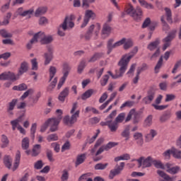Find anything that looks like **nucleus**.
<instances>
[{
    "mask_svg": "<svg viewBox=\"0 0 181 181\" xmlns=\"http://www.w3.org/2000/svg\"><path fill=\"white\" fill-rule=\"evenodd\" d=\"M131 59H132V56L127 57V55H122L121 59L118 62V66H119V74H116L115 75H112L111 77L114 80H117V78H119V77H122L125 71H127V69H128V64L131 62Z\"/></svg>",
    "mask_w": 181,
    "mask_h": 181,
    "instance_id": "1",
    "label": "nucleus"
},
{
    "mask_svg": "<svg viewBox=\"0 0 181 181\" xmlns=\"http://www.w3.org/2000/svg\"><path fill=\"white\" fill-rule=\"evenodd\" d=\"M126 13L132 16L137 22H139L142 19V9L140 7H137L135 9L132 4H129V6L126 9Z\"/></svg>",
    "mask_w": 181,
    "mask_h": 181,
    "instance_id": "2",
    "label": "nucleus"
},
{
    "mask_svg": "<svg viewBox=\"0 0 181 181\" xmlns=\"http://www.w3.org/2000/svg\"><path fill=\"white\" fill-rule=\"evenodd\" d=\"M74 18L75 17L73 15L66 16L64 22L59 25V28H62L64 32H66V30H69V29H73V28H74V23L72 21Z\"/></svg>",
    "mask_w": 181,
    "mask_h": 181,
    "instance_id": "3",
    "label": "nucleus"
},
{
    "mask_svg": "<svg viewBox=\"0 0 181 181\" xmlns=\"http://www.w3.org/2000/svg\"><path fill=\"white\" fill-rule=\"evenodd\" d=\"M56 113L59 114L57 117H52L47 120V124H48V126L49 125V127L56 126V125H59V124H60V122L63 119V116H62L63 110H62L60 109H57L56 110Z\"/></svg>",
    "mask_w": 181,
    "mask_h": 181,
    "instance_id": "4",
    "label": "nucleus"
},
{
    "mask_svg": "<svg viewBox=\"0 0 181 181\" xmlns=\"http://www.w3.org/2000/svg\"><path fill=\"white\" fill-rule=\"evenodd\" d=\"M80 116V110H77L75 113H74L70 117L69 115H66L63 119V122L65 125L68 127H71L73 124L77 122V118Z\"/></svg>",
    "mask_w": 181,
    "mask_h": 181,
    "instance_id": "5",
    "label": "nucleus"
},
{
    "mask_svg": "<svg viewBox=\"0 0 181 181\" xmlns=\"http://www.w3.org/2000/svg\"><path fill=\"white\" fill-rule=\"evenodd\" d=\"M47 52H45L44 54L45 66H47V64H49L50 62L53 60V53H54V47L52 45H47Z\"/></svg>",
    "mask_w": 181,
    "mask_h": 181,
    "instance_id": "6",
    "label": "nucleus"
},
{
    "mask_svg": "<svg viewBox=\"0 0 181 181\" xmlns=\"http://www.w3.org/2000/svg\"><path fill=\"white\" fill-rule=\"evenodd\" d=\"M97 17V15L93 10H86L85 12V16L83 18V23L81 25V28L83 29V28H86L87 25H88V22H90V19H92V21H94L95 18Z\"/></svg>",
    "mask_w": 181,
    "mask_h": 181,
    "instance_id": "7",
    "label": "nucleus"
},
{
    "mask_svg": "<svg viewBox=\"0 0 181 181\" xmlns=\"http://www.w3.org/2000/svg\"><path fill=\"white\" fill-rule=\"evenodd\" d=\"M124 168H125V163L122 162L119 165L117 164L115 168L110 171L109 178L114 179L115 176H118L124 170Z\"/></svg>",
    "mask_w": 181,
    "mask_h": 181,
    "instance_id": "8",
    "label": "nucleus"
},
{
    "mask_svg": "<svg viewBox=\"0 0 181 181\" xmlns=\"http://www.w3.org/2000/svg\"><path fill=\"white\" fill-rule=\"evenodd\" d=\"M156 95V90H155V88L153 87H151L147 90V95L142 99L143 103H144L146 105L151 104V103H152L155 99Z\"/></svg>",
    "mask_w": 181,
    "mask_h": 181,
    "instance_id": "9",
    "label": "nucleus"
},
{
    "mask_svg": "<svg viewBox=\"0 0 181 181\" xmlns=\"http://www.w3.org/2000/svg\"><path fill=\"white\" fill-rule=\"evenodd\" d=\"M16 104H18V99H13L10 103H8L6 109L8 117H13V110H15Z\"/></svg>",
    "mask_w": 181,
    "mask_h": 181,
    "instance_id": "10",
    "label": "nucleus"
},
{
    "mask_svg": "<svg viewBox=\"0 0 181 181\" xmlns=\"http://www.w3.org/2000/svg\"><path fill=\"white\" fill-rule=\"evenodd\" d=\"M111 26L107 23H105L102 29V38L105 39V37H108L111 35Z\"/></svg>",
    "mask_w": 181,
    "mask_h": 181,
    "instance_id": "11",
    "label": "nucleus"
},
{
    "mask_svg": "<svg viewBox=\"0 0 181 181\" xmlns=\"http://www.w3.org/2000/svg\"><path fill=\"white\" fill-rule=\"evenodd\" d=\"M28 70H29V64L26 62H23L21 64V66L18 69V72L17 74V76H18V78L22 76L24 73L28 72Z\"/></svg>",
    "mask_w": 181,
    "mask_h": 181,
    "instance_id": "12",
    "label": "nucleus"
},
{
    "mask_svg": "<svg viewBox=\"0 0 181 181\" xmlns=\"http://www.w3.org/2000/svg\"><path fill=\"white\" fill-rule=\"evenodd\" d=\"M159 45H160V40H159V38H156L154 41L148 45L147 49L150 50V52H153L156 49H157L159 48Z\"/></svg>",
    "mask_w": 181,
    "mask_h": 181,
    "instance_id": "13",
    "label": "nucleus"
},
{
    "mask_svg": "<svg viewBox=\"0 0 181 181\" xmlns=\"http://www.w3.org/2000/svg\"><path fill=\"white\" fill-rule=\"evenodd\" d=\"M157 174L158 175V176H160V177H162L163 179H164L165 181H175L176 180V178H175V177L169 176V175L166 174V173H165L163 170H158Z\"/></svg>",
    "mask_w": 181,
    "mask_h": 181,
    "instance_id": "14",
    "label": "nucleus"
},
{
    "mask_svg": "<svg viewBox=\"0 0 181 181\" xmlns=\"http://www.w3.org/2000/svg\"><path fill=\"white\" fill-rule=\"evenodd\" d=\"M131 125H127L121 133V136L125 138V141H129L131 137Z\"/></svg>",
    "mask_w": 181,
    "mask_h": 181,
    "instance_id": "15",
    "label": "nucleus"
},
{
    "mask_svg": "<svg viewBox=\"0 0 181 181\" xmlns=\"http://www.w3.org/2000/svg\"><path fill=\"white\" fill-rule=\"evenodd\" d=\"M69 93L70 88H69V87H66L59 93L58 99L61 101V103H64V101L66 100V97L69 96Z\"/></svg>",
    "mask_w": 181,
    "mask_h": 181,
    "instance_id": "16",
    "label": "nucleus"
},
{
    "mask_svg": "<svg viewBox=\"0 0 181 181\" xmlns=\"http://www.w3.org/2000/svg\"><path fill=\"white\" fill-rule=\"evenodd\" d=\"M170 117H172V112H170V110H167L160 117V122H166V121L170 119Z\"/></svg>",
    "mask_w": 181,
    "mask_h": 181,
    "instance_id": "17",
    "label": "nucleus"
},
{
    "mask_svg": "<svg viewBox=\"0 0 181 181\" xmlns=\"http://www.w3.org/2000/svg\"><path fill=\"white\" fill-rule=\"evenodd\" d=\"M176 37V30H173L172 33H168L167 37L163 39L164 43H170Z\"/></svg>",
    "mask_w": 181,
    "mask_h": 181,
    "instance_id": "18",
    "label": "nucleus"
},
{
    "mask_svg": "<svg viewBox=\"0 0 181 181\" xmlns=\"http://www.w3.org/2000/svg\"><path fill=\"white\" fill-rule=\"evenodd\" d=\"M3 162L6 168H7V169H11V168H12L13 160L11 156H8V155L4 156Z\"/></svg>",
    "mask_w": 181,
    "mask_h": 181,
    "instance_id": "19",
    "label": "nucleus"
},
{
    "mask_svg": "<svg viewBox=\"0 0 181 181\" xmlns=\"http://www.w3.org/2000/svg\"><path fill=\"white\" fill-rule=\"evenodd\" d=\"M153 158L151 156H148L146 158H144L143 160V169H145V168H151L152 164L153 165Z\"/></svg>",
    "mask_w": 181,
    "mask_h": 181,
    "instance_id": "20",
    "label": "nucleus"
},
{
    "mask_svg": "<svg viewBox=\"0 0 181 181\" xmlns=\"http://www.w3.org/2000/svg\"><path fill=\"white\" fill-rule=\"evenodd\" d=\"M86 153L79 154L76 156V160L75 162L76 168H77V166H79V165H81V163H84V161L86 160Z\"/></svg>",
    "mask_w": 181,
    "mask_h": 181,
    "instance_id": "21",
    "label": "nucleus"
},
{
    "mask_svg": "<svg viewBox=\"0 0 181 181\" xmlns=\"http://www.w3.org/2000/svg\"><path fill=\"white\" fill-rule=\"evenodd\" d=\"M70 70H71V67H70V65L68 63H64L63 64V68H62V74H63L62 77H65L66 78H67L70 73Z\"/></svg>",
    "mask_w": 181,
    "mask_h": 181,
    "instance_id": "22",
    "label": "nucleus"
},
{
    "mask_svg": "<svg viewBox=\"0 0 181 181\" xmlns=\"http://www.w3.org/2000/svg\"><path fill=\"white\" fill-rule=\"evenodd\" d=\"M43 37H45V33L40 31L33 35V37L30 40V43H35V42H37L38 39H41L42 40Z\"/></svg>",
    "mask_w": 181,
    "mask_h": 181,
    "instance_id": "23",
    "label": "nucleus"
},
{
    "mask_svg": "<svg viewBox=\"0 0 181 181\" xmlns=\"http://www.w3.org/2000/svg\"><path fill=\"white\" fill-rule=\"evenodd\" d=\"M114 43V39L111 38L107 41V54H110V53L112 52V49H115V47H117V45H115Z\"/></svg>",
    "mask_w": 181,
    "mask_h": 181,
    "instance_id": "24",
    "label": "nucleus"
},
{
    "mask_svg": "<svg viewBox=\"0 0 181 181\" xmlns=\"http://www.w3.org/2000/svg\"><path fill=\"white\" fill-rule=\"evenodd\" d=\"M104 56L103 52H95L88 60V63H94V62H97V60H100L101 57Z\"/></svg>",
    "mask_w": 181,
    "mask_h": 181,
    "instance_id": "25",
    "label": "nucleus"
},
{
    "mask_svg": "<svg viewBox=\"0 0 181 181\" xmlns=\"http://www.w3.org/2000/svg\"><path fill=\"white\" fill-rule=\"evenodd\" d=\"M165 11L166 21L168 23H173V19L172 18V10L170 8L165 7L164 8Z\"/></svg>",
    "mask_w": 181,
    "mask_h": 181,
    "instance_id": "26",
    "label": "nucleus"
},
{
    "mask_svg": "<svg viewBox=\"0 0 181 181\" xmlns=\"http://www.w3.org/2000/svg\"><path fill=\"white\" fill-rule=\"evenodd\" d=\"M42 94L40 93V92H38L35 96H30L29 97V101L30 103H32V107H33V105H35V104H37V102L39 101V98H40Z\"/></svg>",
    "mask_w": 181,
    "mask_h": 181,
    "instance_id": "27",
    "label": "nucleus"
},
{
    "mask_svg": "<svg viewBox=\"0 0 181 181\" xmlns=\"http://www.w3.org/2000/svg\"><path fill=\"white\" fill-rule=\"evenodd\" d=\"M93 94L94 90L93 89H89L82 94L81 100H83V101H86V100L90 98V97H91V95H93Z\"/></svg>",
    "mask_w": 181,
    "mask_h": 181,
    "instance_id": "28",
    "label": "nucleus"
},
{
    "mask_svg": "<svg viewBox=\"0 0 181 181\" xmlns=\"http://www.w3.org/2000/svg\"><path fill=\"white\" fill-rule=\"evenodd\" d=\"M46 12H47V7H40L35 11V16H36V18H38V16L45 15Z\"/></svg>",
    "mask_w": 181,
    "mask_h": 181,
    "instance_id": "29",
    "label": "nucleus"
},
{
    "mask_svg": "<svg viewBox=\"0 0 181 181\" xmlns=\"http://www.w3.org/2000/svg\"><path fill=\"white\" fill-rule=\"evenodd\" d=\"M158 135V132L155 129H151L150 133L146 136V142H149V141H152L155 136Z\"/></svg>",
    "mask_w": 181,
    "mask_h": 181,
    "instance_id": "30",
    "label": "nucleus"
},
{
    "mask_svg": "<svg viewBox=\"0 0 181 181\" xmlns=\"http://www.w3.org/2000/svg\"><path fill=\"white\" fill-rule=\"evenodd\" d=\"M13 90L14 91H25V90H28V85L25 83H21L18 86H14L13 87Z\"/></svg>",
    "mask_w": 181,
    "mask_h": 181,
    "instance_id": "31",
    "label": "nucleus"
},
{
    "mask_svg": "<svg viewBox=\"0 0 181 181\" xmlns=\"http://www.w3.org/2000/svg\"><path fill=\"white\" fill-rule=\"evenodd\" d=\"M131 156L128 153L123 154L122 156L115 158V162H119V160H129Z\"/></svg>",
    "mask_w": 181,
    "mask_h": 181,
    "instance_id": "32",
    "label": "nucleus"
},
{
    "mask_svg": "<svg viewBox=\"0 0 181 181\" xmlns=\"http://www.w3.org/2000/svg\"><path fill=\"white\" fill-rule=\"evenodd\" d=\"M7 74V80H11V81H16L19 80L18 75H15V73L11 71H6Z\"/></svg>",
    "mask_w": 181,
    "mask_h": 181,
    "instance_id": "33",
    "label": "nucleus"
},
{
    "mask_svg": "<svg viewBox=\"0 0 181 181\" xmlns=\"http://www.w3.org/2000/svg\"><path fill=\"white\" fill-rule=\"evenodd\" d=\"M153 165L156 169H163V170H165V165H163L162 163V161H160V160L154 159L153 161Z\"/></svg>",
    "mask_w": 181,
    "mask_h": 181,
    "instance_id": "34",
    "label": "nucleus"
},
{
    "mask_svg": "<svg viewBox=\"0 0 181 181\" xmlns=\"http://www.w3.org/2000/svg\"><path fill=\"white\" fill-rule=\"evenodd\" d=\"M0 35H1V37H4L6 39H11V37H13V35L11 33H8L5 29L0 30Z\"/></svg>",
    "mask_w": 181,
    "mask_h": 181,
    "instance_id": "35",
    "label": "nucleus"
},
{
    "mask_svg": "<svg viewBox=\"0 0 181 181\" xmlns=\"http://www.w3.org/2000/svg\"><path fill=\"white\" fill-rule=\"evenodd\" d=\"M53 42V37L52 35L47 36L45 35L44 37L41 40L42 45H49Z\"/></svg>",
    "mask_w": 181,
    "mask_h": 181,
    "instance_id": "36",
    "label": "nucleus"
},
{
    "mask_svg": "<svg viewBox=\"0 0 181 181\" xmlns=\"http://www.w3.org/2000/svg\"><path fill=\"white\" fill-rule=\"evenodd\" d=\"M108 128L111 132H117V129H118V123L115 121L112 122H112L109 123Z\"/></svg>",
    "mask_w": 181,
    "mask_h": 181,
    "instance_id": "37",
    "label": "nucleus"
},
{
    "mask_svg": "<svg viewBox=\"0 0 181 181\" xmlns=\"http://www.w3.org/2000/svg\"><path fill=\"white\" fill-rule=\"evenodd\" d=\"M163 64V56H160L159 60L158 61V62L154 68L156 74L159 73V69H160V67H162Z\"/></svg>",
    "mask_w": 181,
    "mask_h": 181,
    "instance_id": "38",
    "label": "nucleus"
},
{
    "mask_svg": "<svg viewBox=\"0 0 181 181\" xmlns=\"http://www.w3.org/2000/svg\"><path fill=\"white\" fill-rule=\"evenodd\" d=\"M40 144H35L33 148L32 156H37L40 153Z\"/></svg>",
    "mask_w": 181,
    "mask_h": 181,
    "instance_id": "39",
    "label": "nucleus"
},
{
    "mask_svg": "<svg viewBox=\"0 0 181 181\" xmlns=\"http://www.w3.org/2000/svg\"><path fill=\"white\" fill-rule=\"evenodd\" d=\"M180 171V167L179 166L172 167L171 168L166 170V172H168V173H170V175H176L179 173Z\"/></svg>",
    "mask_w": 181,
    "mask_h": 181,
    "instance_id": "40",
    "label": "nucleus"
},
{
    "mask_svg": "<svg viewBox=\"0 0 181 181\" xmlns=\"http://www.w3.org/2000/svg\"><path fill=\"white\" fill-rule=\"evenodd\" d=\"M21 146L22 149L24 151H28V149H29V138L25 137L23 139Z\"/></svg>",
    "mask_w": 181,
    "mask_h": 181,
    "instance_id": "41",
    "label": "nucleus"
},
{
    "mask_svg": "<svg viewBox=\"0 0 181 181\" xmlns=\"http://www.w3.org/2000/svg\"><path fill=\"white\" fill-rule=\"evenodd\" d=\"M107 166H108V163H105V164L99 163L95 165L94 169L95 170H104L107 169Z\"/></svg>",
    "mask_w": 181,
    "mask_h": 181,
    "instance_id": "42",
    "label": "nucleus"
},
{
    "mask_svg": "<svg viewBox=\"0 0 181 181\" xmlns=\"http://www.w3.org/2000/svg\"><path fill=\"white\" fill-rule=\"evenodd\" d=\"M1 142H2V145H1V148H7V146L9 145V139H8V136H6L5 134H3L1 136Z\"/></svg>",
    "mask_w": 181,
    "mask_h": 181,
    "instance_id": "43",
    "label": "nucleus"
},
{
    "mask_svg": "<svg viewBox=\"0 0 181 181\" xmlns=\"http://www.w3.org/2000/svg\"><path fill=\"white\" fill-rule=\"evenodd\" d=\"M56 73H57V69L54 66H50L49 81H52V80H53L54 76H56Z\"/></svg>",
    "mask_w": 181,
    "mask_h": 181,
    "instance_id": "44",
    "label": "nucleus"
},
{
    "mask_svg": "<svg viewBox=\"0 0 181 181\" xmlns=\"http://www.w3.org/2000/svg\"><path fill=\"white\" fill-rule=\"evenodd\" d=\"M86 59H82L80 62L79 65L78 66V74H81L83 73V70L86 69Z\"/></svg>",
    "mask_w": 181,
    "mask_h": 181,
    "instance_id": "45",
    "label": "nucleus"
},
{
    "mask_svg": "<svg viewBox=\"0 0 181 181\" xmlns=\"http://www.w3.org/2000/svg\"><path fill=\"white\" fill-rule=\"evenodd\" d=\"M134 46V41L131 39L126 40V42L124 45V50H128V49H131Z\"/></svg>",
    "mask_w": 181,
    "mask_h": 181,
    "instance_id": "46",
    "label": "nucleus"
},
{
    "mask_svg": "<svg viewBox=\"0 0 181 181\" xmlns=\"http://www.w3.org/2000/svg\"><path fill=\"white\" fill-rule=\"evenodd\" d=\"M92 36H93V34L86 32L85 35L81 34L79 35V37H80L81 40H83V39H85V40L88 42L91 40Z\"/></svg>",
    "mask_w": 181,
    "mask_h": 181,
    "instance_id": "47",
    "label": "nucleus"
},
{
    "mask_svg": "<svg viewBox=\"0 0 181 181\" xmlns=\"http://www.w3.org/2000/svg\"><path fill=\"white\" fill-rule=\"evenodd\" d=\"M124 119H125V113L122 112L117 115L115 119V122L117 124H121V122H123Z\"/></svg>",
    "mask_w": 181,
    "mask_h": 181,
    "instance_id": "48",
    "label": "nucleus"
},
{
    "mask_svg": "<svg viewBox=\"0 0 181 181\" xmlns=\"http://www.w3.org/2000/svg\"><path fill=\"white\" fill-rule=\"evenodd\" d=\"M57 84V77H55L47 87V91H53Z\"/></svg>",
    "mask_w": 181,
    "mask_h": 181,
    "instance_id": "49",
    "label": "nucleus"
},
{
    "mask_svg": "<svg viewBox=\"0 0 181 181\" xmlns=\"http://www.w3.org/2000/svg\"><path fill=\"white\" fill-rule=\"evenodd\" d=\"M173 149H174V148L172 147L171 149H168V150L165 151L163 153V156L165 157V159H170V155H173Z\"/></svg>",
    "mask_w": 181,
    "mask_h": 181,
    "instance_id": "50",
    "label": "nucleus"
},
{
    "mask_svg": "<svg viewBox=\"0 0 181 181\" xmlns=\"http://www.w3.org/2000/svg\"><path fill=\"white\" fill-rule=\"evenodd\" d=\"M47 140L48 142H53L54 141H59V136L57 134H52L47 136Z\"/></svg>",
    "mask_w": 181,
    "mask_h": 181,
    "instance_id": "51",
    "label": "nucleus"
},
{
    "mask_svg": "<svg viewBox=\"0 0 181 181\" xmlns=\"http://www.w3.org/2000/svg\"><path fill=\"white\" fill-rule=\"evenodd\" d=\"M37 128V124L36 123H33L30 128V136L33 141L35 139V134H36Z\"/></svg>",
    "mask_w": 181,
    "mask_h": 181,
    "instance_id": "52",
    "label": "nucleus"
},
{
    "mask_svg": "<svg viewBox=\"0 0 181 181\" xmlns=\"http://www.w3.org/2000/svg\"><path fill=\"white\" fill-rule=\"evenodd\" d=\"M134 105H135L134 101L127 100L120 106V108L121 110H122V108H125V107L131 108V107H134Z\"/></svg>",
    "mask_w": 181,
    "mask_h": 181,
    "instance_id": "53",
    "label": "nucleus"
},
{
    "mask_svg": "<svg viewBox=\"0 0 181 181\" xmlns=\"http://www.w3.org/2000/svg\"><path fill=\"white\" fill-rule=\"evenodd\" d=\"M153 118V117L152 116V115H149L144 120V125H146V127H151L152 125Z\"/></svg>",
    "mask_w": 181,
    "mask_h": 181,
    "instance_id": "54",
    "label": "nucleus"
},
{
    "mask_svg": "<svg viewBox=\"0 0 181 181\" xmlns=\"http://www.w3.org/2000/svg\"><path fill=\"white\" fill-rule=\"evenodd\" d=\"M46 155L48 160L49 162H54V158H53V151H52L49 149H47L46 151Z\"/></svg>",
    "mask_w": 181,
    "mask_h": 181,
    "instance_id": "55",
    "label": "nucleus"
},
{
    "mask_svg": "<svg viewBox=\"0 0 181 181\" xmlns=\"http://www.w3.org/2000/svg\"><path fill=\"white\" fill-rule=\"evenodd\" d=\"M118 145V143L114 142V141H110L107 144V145L105 146V151H110V149L117 146Z\"/></svg>",
    "mask_w": 181,
    "mask_h": 181,
    "instance_id": "56",
    "label": "nucleus"
},
{
    "mask_svg": "<svg viewBox=\"0 0 181 181\" xmlns=\"http://www.w3.org/2000/svg\"><path fill=\"white\" fill-rule=\"evenodd\" d=\"M152 107L155 108V110H157L158 111H163V110H166L169 105H158L156 104H152Z\"/></svg>",
    "mask_w": 181,
    "mask_h": 181,
    "instance_id": "57",
    "label": "nucleus"
},
{
    "mask_svg": "<svg viewBox=\"0 0 181 181\" xmlns=\"http://www.w3.org/2000/svg\"><path fill=\"white\" fill-rule=\"evenodd\" d=\"M35 93V90L30 88L27 91H25L22 96L21 97V100H25L27 97H29V94H33Z\"/></svg>",
    "mask_w": 181,
    "mask_h": 181,
    "instance_id": "58",
    "label": "nucleus"
},
{
    "mask_svg": "<svg viewBox=\"0 0 181 181\" xmlns=\"http://www.w3.org/2000/svg\"><path fill=\"white\" fill-rule=\"evenodd\" d=\"M148 69V64L144 63L142 64L141 67H138L136 69V73H138L139 74H141V73H142V71H145Z\"/></svg>",
    "mask_w": 181,
    "mask_h": 181,
    "instance_id": "59",
    "label": "nucleus"
},
{
    "mask_svg": "<svg viewBox=\"0 0 181 181\" xmlns=\"http://www.w3.org/2000/svg\"><path fill=\"white\" fill-rule=\"evenodd\" d=\"M108 80H110V76L105 75L100 80V86H107V83H108Z\"/></svg>",
    "mask_w": 181,
    "mask_h": 181,
    "instance_id": "60",
    "label": "nucleus"
},
{
    "mask_svg": "<svg viewBox=\"0 0 181 181\" xmlns=\"http://www.w3.org/2000/svg\"><path fill=\"white\" fill-rule=\"evenodd\" d=\"M31 64H32V70H35V71H37V69L39 68L37 64V59L34 58L31 59Z\"/></svg>",
    "mask_w": 181,
    "mask_h": 181,
    "instance_id": "61",
    "label": "nucleus"
},
{
    "mask_svg": "<svg viewBox=\"0 0 181 181\" xmlns=\"http://www.w3.org/2000/svg\"><path fill=\"white\" fill-rule=\"evenodd\" d=\"M43 168V161L42 160H39L34 164V169L39 170Z\"/></svg>",
    "mask_w": 181,
    "mask_h": 181,
    "instance_id": "62",
    "label": "nucleus"
},
{
    "mask_svg": "<svg viewBox=\"0 0 181 181\" xmlns=\"http://www.w3.org/2000/svg\"><path fill=\"white\" fill-rule=\"evenodd\" d=\"M173 158L175 159H181V151L173 148Z\"/></svg>",
    "mask_w": 181,
    "mask_h": 181,
    "instance_id": "63",
    "label": "nucleus"
},
{
    "mask_svg": "<svg viewBox=\"0 0 181 181\" xmlns=\"http://www.w3.org/2000/svg\"><path fill=\"white\" fill-rule=\"evenodd\" d=\"M33 14V9L30 8L29 10L25 11L21 13V16L25 17V16H28V18H31V15Z\"/></svg>",
    "mask_w": 181,
    "mask_h": 181,
    "instance_id": "64",
    "label": "nucleus"
}]
</instances>
